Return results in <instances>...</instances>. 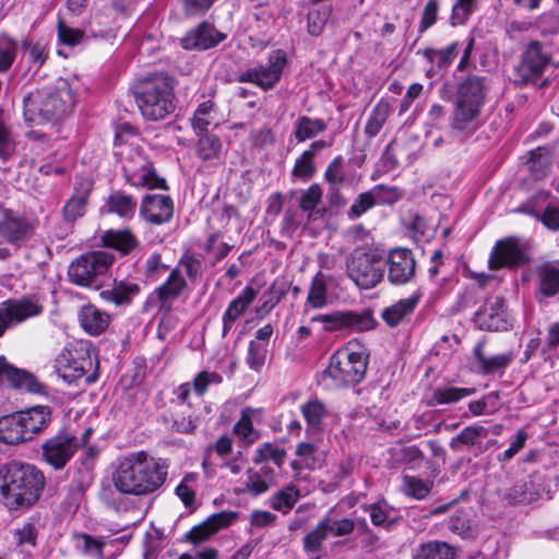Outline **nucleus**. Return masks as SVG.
Listing matches in <instances>:
<instances>
[{"instance_id": "nucleus-41", "label": "nucleus", "mask_w": 559, "mask_h": 559, "mask_svg": "<svg viewBox=\"0 0 559 559\" xmlns=\"http://www.w3.org/2000/svg\"><path fill=\"white\" fill-rule=\"evenodd\" d=\"M391 114L392 108L389 102L380 99L372 108L366 122L365 133L367 136L374 138L378 135Z\"/></svg>"}, {"instance_id": "nucleus-45", "label": "nucleus", "mask_w": 559, "mask_h": 559, "mask_svg": "<svg viewBox=\"0 0 559 559\" xmlns=\"http://www.w3.org/2000/svg\"><path fill=\"white\" fill-rule=\"evenodd\" d=\"M539 292L546 297L559 293V262L546 264L539 271Z\"/></svg>"}, {"instance_id": "nucleus-51", "label": "nucleus", "mask_w": 559, "mask_h": 559, "mask_svg": "<svg viewBox=\"0 0 559 559\" xmlns=\"http://www.w3.org/2000/svg\"><path fill=\"white\" fill-rule=\"evenodd\" d=\"M432 481L416 476H403L402 492L417 500L424 499L431 490Z\"/></svg>"}, {"instance_id": "nucleus-15", "label": "nucleus", "mask_w": 559, "mask_h": 559, "mask_svg": "<svg viewBox=\"0 0 559 559\" xmlns=\"http://www.w3.org/2000/svg\"><path fill=\"white\" fill-rule=\"evenodd\" d=\"M285 66V52L275 50L270 55L267 66L249 69L240 74L239 81L254 83L264 90L272 88L280 81Z\"/></svg>"}, {"instance_id": "nucleus-7", "label": "nucleus", "mask_w": 559, "mask_h": 559, "mask_svg": "<svg viewBox=\"0 0 559 559\" xmlns=\"http://www.w3.org/2000/svg\"><path fill=\"white\" fill-rule=\"evenodd\" d=\"M311 322H320L325 332L364 333L373 330L377 325L372 310L368 308L318 314L311 318Z\"/></svg>"}, {"instance_id": "nucleus-11", "label": "nucleus", "mask_w": 559, "mask_h": 559, "mask_svg": "<svg viewBox=\"0 0 559 559\" xmlns=\"http://www.w3.org/2000/svg\"><path fill=\"white\" fill-rule=\"evenodd\" d=\"M549 63V52L544 49L539 41H532L521 57L516 69L518 75L523 83L545 86L547 81L543 79V74Z\"/></svg>"}, {"instance_id": "nucleus-38", "label": "nucleus", "mask_w": 559, "mask_h": 559, "mask_svg": "<svg viewBox=\"0 0 559 559\" xmlns=\"http://www.w3.org/2000/svg\"><path fill=\"white\" fill-rule=\"evenodd\" d=\"M106 205L109 213L117 214L122 218H131L135 214L138 203L132 195L116 190L108 195Z\"/></svg>"}, {"instance_id": "nucleus-17", "label": "nucleus", "mask_w": 559, "mask_h": 559, "mask_svg": "<svg viewBox=\"0 0 559 559\" xmlns=\"http://www.w3.org/2000/svg\"><path fill=\"white\" fill-rule=\"evenodd\" d=\"M0 383L35 394L45 392L44 384L32 373L14 368L2 356H0Z\"/></svg>"}, {"instance_id": "nucleus-49", "label": "nucleus", "mask_w": 559, "mask_h": 559, "mask_svg": "<svg viewBox=\"0 0 559 559\" xmlns=\"http://www.w3.org/2000/svg\"><path fill=\"white\" fill-rule=\"evenodd\" d=\"M199 136L197 155L203 160H212L219 157L222 142L215 134L209 132L197 134Z\"/></svg>"}, {"instance_id": "nucleus-62", "label": "nucleus", "mask_w": 559, "mask_h": 559, "mask_svg": "<svg viewBox=\"0 0 559 559\" xmlns=\"http://www.w3.org/2000/svg\"><path fill=\"white\" fill-rule=\"evenodd\" d=\"M377 197L374 195V191H368L360 193L357 199L353 202L348 216L352 219L360 217L368 210H370L376 204Z\"/></svg>"}, {"instance_id": "nucleus-12", "label": "nucleus", "mask_w": 559, "mask_h": 559, "mask_svg": "<svg viewBox=\"0 0 559 559\" xmlns=\"http://www.w3.org/2000/svg\"><path fill=\"white\" fill-rule=\"evenodd\" d=\"M34 234V225L19 212L0 203V242L16 249L27 242Z\"/></svg>"}, {"instance_id": "nucleus-18", "label": "nucleus", "mask_w": 559, "mask_h": 559, "mask_svg": "<svg viewBox=\"0 0 559 559\" xmlns=\"http://www.w3.org/2000/svg\"><path fill=\"white\" fill-rule=\"evenodd\" d=\"M62 378L71 383L84 377L92 367V359L87 349L67 350L59 359Z\"/></svg>"}, {"instance_id": "nucleus-33", "label": "nucleus", "mask_w": 559, "mask_h": 559, "mask_svg": "<svg viewBox=\"0 0 559 559\" xmlns=\"http://www.w3.org/2000/svg\"><path fill=\"white\" fill-rule=\"evenodd\" d=\"M218 124V112L212 100L201 103L191 118V126L195 134L206 133L211 127H217Z\"/></svg>"}, {"instance_id": "nucleus-2", "label": "nucleus", "mask_w": 559, "mask_h": 559, "mask_svg": "<svg viewBox=\"0 0 559 559\" xmlns=\"http://www.w3.org/2000/svg\"><path fill=\"white\" fill-rule=\"evenodd\" d=\"M44 485L45 477L34 465L21 462L0 465V500L10 509L34 504Z\"/></svg>"}, {"instance_id": "nucleus-34", "label": "nucleus", "mask_w": 559, "mask_h": 559, "mask_svg": "<svg viewBox=\"0 0 559 559\" xmlns=\"http://www.w3.org/2000/svg\"><path fill=\"white\" fill-rule=\"evenodd\" d=\"M254 413L255 411L251 407L243 408L240 418L233 428L234 435L245 447H249L260 439V432L253 427L252 423Z\"/></svg>"}, {"instance_id": "nucleus-26", "label": "nucleus", "mask_w": 559, "mask_h": 559, "mask_svg": "<svg viewBox=\"0 0 559 559\" xmlns=\"http://www.w3.org/2000/svg\"><path fill=\"white\" fill-rule=\"evenodd\" d=\"M237 514L235 512L222 511L211 515L202 524L194 526L188 534L187 538L192 543H201L209 538L212 534L217 532L219 528L231 524Z\"/></svg>"}, {"instance_id": "nucleus-20", "label": "nucleus", "mask_w": 559, "mask_h": 559, "mask_svg": "<svg viewBox=\"0 0 559 559\" xmlns=\"http://www.w3.org/2000/svg\"><path fill=\"white\" fill-rule=\"evenodd\" d=\"M475 322L481 330L501 331L508 329L504 313V301L500 297H493L486 301L475 313Z\"/></svg>"}, {"instance_id": "nucleus-42", "label": "nucleus", "mask_w": 559, "mask_h": 559, "mask_svg": "<svg viewBox=\"0 0 559 559\" xmlns=\"http://www.w3.org/2000/svg\"><path fill=\"white\" fill-rule=\"evenodd\" d=\"M489 433V429L474 424L465 427L457 436L451 439L450 449L452 451H460L462 445H478V440L481 438H486Z\"/></svg>"}, {"instance_id": "nucleus-36", "label": "nucleus", "mask_w": 559, "mask_h": 559, "mask_svg": "<svg viewBox=\"0 0 559 559\" xmlns=\"http://www.w3.org/2000/svg\"><path fill=\"white\" fill-rule=\"evenodd\" d=\"M140 293L136 283L119 282L109 288L102 290L99 296L104 301L112 302L116 306L129 305L134 296Z\"/></svg>"}, {"instance_id": "nucleus-27", "label": "nucleus", "mask_w": 559, "mask_h": 559, "mask_svg": "<svg viewBox=\"0 0 559 559\" xmlns=\"http://www.w3.org/2000/svg\"><path fill=\"white\" fill-rule=\"evenodd\" d=\"M255 297V289L251 286H246L243 290L229 302L223 316V335H226L233 330L235 322L246 312Z\"/></svg>"}, {"instance_id": "nucleus-56", "label": "nucleus", "mask_w": 559, "mask_h": 559, "mask_svg": "<svg viewBox=\"0 0 559 559\" xmlns=\"http://www.w3.org/2000/svg\"><path fill=\"white\" fill-rule=\"evenodd\" d=\"M515 211L539 218L551 230H559V206H547L542 215L530 209L528 204H522Z\"/></svg>"}, {"instance_id": "nucleus-8", "label": "nucleus", "mask_w": 559, "mask_h": 559, "mask_svg": "<svg viewBox=\"0 0 559 559\" xmlns=\"http://www.w3.org/2000/svg\"><path fill=\"white\" fill-rule=\"evenodd\" d=\"M114 262V255L105 251L82 254L68 269L71 283L82 287H98V276L105 274Z\"/></svg>"}, {"instance_id": "nucleus-13", "label": "nucleus", "mask_w": 559, "mask_h": 559, "mask_svg": "<svg viewBox=\"0 0 559 559\" xmlns=\"http://www.w3.org/2000/svg\"><path fill=\"white\" fill-rule=\"evenodd\" d=\"M528 261L525 245L516 237L498 240L493 246L488 266L490 270L512 269Z\"/></svg>"}, {"instance_id": "nucleus-19", "label": "nucleus", "mask_w": 559, "mask_h": 559, "mask_svg": "<svg viewBox=\"0 0 559 559\" xmlns=\"http://www.w3.org/2000/svg\"><path fill=\"white\" fill-rule=\"evenodd\" d=\"M93 185L94 182L90 178H80L75 181L73 193L62 209L66 222L73 223L85 214Z\"/></svg>"}, {"instance_id": "nucleus-60", "label": "nucleus", "mask_w": 559, "mask_h": 559, "mask_svg": "<svg viewBox=\"0 0 559 559\" xmlns=\"http://www.w3.org/2000/svg\"><path fill=\"white\" fill-rule=\"evenodd\" d=\"M286 289L284 287L272 284L261 296L262 305L259 308V312L266 314L269 313L285 296Z\"/></svg>"}, {"instance_id": "nucleus-57", "label": "nucleus", "mask_w": 559, "mask_h": 559, "mask_svg": "<svg viewBox=\"0 0 559 559\" xmlns=\"http://www.w3.org/2000/svg\"><path fill=\"white\" fill-rule=\"evenodd\" d=\"M266 354L267 345L265 343L259 341H250L246 362L250 369L260 371L264 366Z\"/></svg>"}, {"instance_id": "nucleus-22", "label": "nucleus", "mask_w": 559, "mask_h": 559, "mask_svg": "<svg viewBox=\"0 0 559 559\" xmlns=\"http://www.w3.org/2000/svg\"><path fill=\"white\" fill-rule=\"evenodd\" d=\"M174 213L171 199L165 194H147L141 204L140 214L155 225L167 223Z\"/></svg>"}, {"instance_id": "nucleus-23", "label": "nucleus", "mask_w": 559, "mask_h": 559, "mask_svg": "<svg viewBox=\"0 0 559 559\" xmlns=\"http://www.w3.org/2000/svg\"><path fill=\"white\" fill-rule=\"evenodd\" d=\"M187 286L180 269H173L167 280L155 289L159 309L170 310L173 302L182 294Z\"/></svg>"}, {"instance_id": "nucleus-43", "label": "nucleus", "mask_w": 559, "mask_h": 559, "mask_svg": "<svg viewBox=\"0 0 559 559\" xmlns=\"http://www.w3.org/2000/svg\"><path fill=\"white\" fill-rule=\"evenodd\" d=\"M299 498V489L294 485H288L271 496L270 506L276 511L288 513Z\"/></svg>"}, {"instance_id": "nucleus-55", "label": "nucleus", "mask_w": 559, "mask_h": 559, "mask_svg": "<svg viewBox=\"0 0 559 559\" xmlns=\"http://www.w3.org/2000/svg\"><path fill=\"white\" fill-rule=\"evenodd\" d=\"M285 456L286 452L284 449L277 448L271 442H265L257 449L252 461L255 464L272 461L281 467L284 463Z\"/></svg>"}, {"instance_id": "nucleus-63", "label": "nucleus", "mask_w": 559, "mask_h": 559, "mask_svg": "<svg viewBox=\"0 0 559 559\" xmlns=\"http://www.w3.org/2000/svg\"><path fill=\"white\" fill-rule=\"evenodd\" d=\"M512 361L511 354H498L492 357H479V364L485 373H493L502 370Z\"/></svg>"}, {"instance_id": "nucleus-5", "label": "nucleus", "mask_w": 559, "mask_h": 559, "mask_svg": "<svg viewBox=\"0 0 559 559\" xmlns=\"http://www.w3.org/2000/svg\"><path fill=\"white\" fill-rule=\"evenodd\" d=\"M367 371V356L364 352L352 350L349 346L336 350L330 358L324 371L334 386H347L359 383Z\"/></svg>"}, {"instance_id": "nucleus-30", "label": "nucleus", "mask_w": 559, "mask_h": 559, "mask_svg": "<svg viewBox=\"0 0 559 559\" xmlns=\"http://www.w3.org/2000/svg\"><path fill=\"white\" fill-rule=\"evenodd\" d=\"M79 321L86 333L96 336L108 328L110 316L94 305H86L79 312Z\"/></svg>"}, {"instance_id": "nucleus-9", "label": "nucleus", "mask_w": 559, "mask_h": 559, "mask_svg": "<svg viewBox=\"0 0 559 559\" xmlns=\"http://www.w3.org/2000/svg\"><path fill=\"white\" fill-rule=\"evenodd\" d=\"M123 177L135 188L167 189L166 181L153 168L152 163L140 152H133L123 162Z\"/></svg>"}, {"instance_id": "nucleus-29", "label": "nucleus", "mask_w": 559, "mask_h": 559, "mask_svg": "<svg viewBox=\"0 0 559 559\" xmlns=\"http://www.w3.org/2000/svg\"><path fill=\"white\" fill-rule=\"evenodd\" d=\"M276 473L274 468L264 464L259 468H249L247 471V481L245 491L259 496L266 492L275 485Z\"/></svg>"}, {"instance_id": "nucleus-4", "label": "nucleus", "mask_w": 559, "mask_h": 559, "mask_svg": "<svg viewBox=\"0 0 559 559\" xmlns=\"http://www.w3.org/2000/svg\"><path fill=\"white\" fill-rule=\"evenodd\" d=\"M175 81L166 73L141 78L133 87L136 106L144 119L159 121L175 110Z\"/></svg>"}, {"instance_id": "nucleus-1", "label": "nucleus", "mask_w": 559, "mask_h": 559, "mask_svg": "<svg viewBox=\"0 0 559 559\" xmlns=\"http://www.w3.org/2000/svg\"><path fill=\"white\" fill-rule=\"evenodd\" d=\"M165 466L144 451L129 454L119 462L111 474L114 489L123 496H146L156 491L165 481Z\"/></svg>"}, {"instance_id": "nucleus-32", "label": "nucleus", "mask_w": 559, "mask_h": 559, "mask_svg": "<svg viewBox=\"0 0 559 559\" xmlns=\"http://www.w3.org/2000/svg\"><path fill=\"white\" fill-rule=\"evenodd\" d=\"M20 414L29 440L46 429L51 420V412L48 406H35L21 411Z\"/></svg>"}, {"instance_id": "nucleus-24", "label": "nucleus", "mask_w": 559, "mask_h": 559, "mask_svg": "<svg viewBox=\"0 0 559 559\" xmlns=\"http://www.w3.org/2000/svg\"><path fill=\"white\" fill-rule=\"evenodd\" d=\"M487 92L488 85L486 78L478 75L468 76L460 84L455 100L462 102L463 104L475 105V107L481 109Z\"/></svg>"}, {"instance_id": "nucleus-28", "label": "nucleus", "mask_w": 559, "mask_h": 559, "mask_svg": "<svg viewBox=\"0 0 559 559\" xmlns=\"http://www.w3.org/2000/svg\"><path fill=\"white\" fill-rule=\"evenodd\" d=\"M419 300L420 294H413L407 298L401 299L384 308L381 312V318L388 326L395 328L414 312Z\"/></svg>"}, {"instance_id": "nucleus-39", "label": "nucleus", "mask_w": 559, "mask_h": 559, "mask_svg": "<svg viewBox=\"0 0 559 559\" xmlns=\"http://www.w3.org/2000/svg\"><path fill=\"white\" fill-rule=\"evenodd\" d=\"M297 459L290 463L294 471L317 469L321 466V459L318 448L310 442H301L296 448Z\"/></svg>"}, {"instance_id": "nucleus-46", "label": "nucleus", "mask_w": 559, "mask_h": 559, "mask_svg": "<svg viewBox=\"0 0 559 559\" xmlns=\"http://www.w3.org/2000/svg\"><path fill=\"white\" fill-rule=\"evenodd\" d=\"M307 304L314 309H321L328 304V283L324 275L318 272L311 281Z\"/></svg>"}, {"instance_id": "nucleus-58", "label": "nucleus", "mask_w": 559, "mask_h": 559, "mask_svg": "<svg viewBox=\"0 0 559 559\" xmlns=\"http://www.w3.org/2000/svg\"><path fill=\"white\" fill-rule=\"evenodd\" d=\"M330 15L331 8L328 5H322L318 9L311 10L308 13V32L314 36L320 35Z\"/></svg>"}, {"instance_id": "nucleus-53", "label": "nucleus", "mask_w": 559, "mask_h": 559, "mask_svg": "<svg viewBox=\"0 0 559 559\" xmlns=\"http://www.w3.org/2000/svg\"><path fill=\"white\" fill-rule=\"evenodd\" d=\"M317 167L314 164V154L312 152H304L295 162L292 169L293 179L307 181L313 177Z\"/></svg>"}, {"instance_id": "nucleus-48", "label": "nucleus", "mask_w": 559, "mask_h": 559, "mask_svg": "<svg viewBox=\"0 0 559 559\" xmlns=\"http://www.w3.org/2000/svg\"><path fill=\"white\" fill-rule=\"evenodd\" d=\"M326 124L321 119H311L307 116L299 117L295 123V138L298 142H304L308 139H312L322 131H324Z\"/></svg>"}, {"instance_id": "nucleus-16", "label": "nucleus", "mask_w": 559, "mask_h": 559, "mask_svg": "<svg viewBox=\"0 0 559 559\" xmlns=\"http://www.w3.org/2000/svg\"><path fill=\"white\" fill-rule=\"evenodd\" d=\"M416 271L413 252L406 248H395L388 255V280L393 285H404L412 281Z\"/></svg>"}, {"instance_id": "nucleus-37", "label": "nucleus", "mask_w": 559, "mask_h": 559, "mask_svg": "<svg viewBox=\"0 0 559 559\" xmlns=\"http://www.w3.org/2000/svg\"><path fill=\"white\" fill-rule=\"evenodd\" d=\"M102 240L106 247L114 248L122 254H128L139 245L136 237L129 229L107 230Z\"/></svg>"}, {"instance_id": "nucleus-6", "label": "nucleus", "mask_w": 559, "mask_h": 559, "mask_svg": "<svg viewBox=\"0 0 559 559\" xmlns=\"http://www.w3.org/2000/svg\"><path fill=\"white\" fill-rule=\"evenodd\" d=\"M347 275L359 288L371 289L383 278L384 262L377 252L357 248L347 261Z\"/></svg>"}, {"instance_id": "nucleus-47", "label": "nucleus", "mask_w": 559, "mask_h": 559, "mask_svg": "<svg viewBox=\"0 0 559 559\" xmlns=\"http://www.w3.org/2000/svg\"><path fill=\"white\" fill-rule=\"evenodd\" d=\"M455 550L443 542H429L420 546L414 559H454Z\"/></svg>"}, {"instance_id": "nucleus-52", "label": "nucleus", "mask_w": 559, "mask_h": 559, "mask_svg": "<svg viewBox=\"0 0 559 559\" xmlns=\"http://www.w3.org/2000/svg\"><path fill=\"white\" fill-rule=\"evenodd\" d=\"M424 56L439 69L448 68L457 56V43H452L442 49L427 48L424 51Z\"/></svg>"}, {"instance_id": "nucleus-3", "label": "nucleus", "mask_w": 559, "mask_h": 559, "mask_svg": "<svg viewBox=\"0 0 559 559\" xmlns=\"http://www.w3.org/2000/svg\"><path fill=\"white\" fill-rule=\"evenodd\" d=\"M75 104L68 80L59 78L53 85L31 92L23 100V115L27 122H55L68 116Z\"/></svg>"}, {"instance_id": "nucleus-10", "label": "nucleus", "mask_w": 559, "mask_h": 559, "mask_svg": "<svg viewBox=\"0 0 559 559\" xmlns=\"http://www.w3.org/2000/svg\"><path fill=\"white\" fill-rule=\"evenodd\" d=\"M44 305L38 296L8 299L0 304V336L7 329L20 324L31 318L38 317Z\"/></svg>"}, {"instance_id": "nucleus-14", "label": "nucleus", "mask_w": 559, "mask_h": 559, "mask_svg": "<svg viewBox=\"0 0 559 559\" xmlns=\"http://www.w3.org/2000/svg\"><path fill=\"white\" fill-rule=\"evenodd\" d=\"M79 448L74 436L69 432H60L49 438L43 444V459L55 469H62L71 460Z\"/></svg>"}, {"instance_id": "nucleus-25", "label": "nucleus", "mask_w": 559, "mask_h": 559, "mask_svg": "<svg viewBox=\"0 0 559 559\" xmlns=\"http://www.w3.org/2000/svg\"><path fill=\"white\" fill-rule=\"evenodd\" d=\"M224 38L225 36L217 32L212 25L203 23L188 33L181 39V45L185 49L204 50L214 47Z\"/></svg>"}, {"instance_id": "nucleus-40", "label": "nucleus", "mask_w": 559, "mask_h": 559, "mask_svg": "<svg viewBox=\"0 0 559 559\" xmlns=\"http://www.w3.org/2000/svg\"><path fill=\"white\" fill-rule=\"evenodd\" d=\"M543 495V488L539 483L533 479L516 483L509 491V499L513 503H532L538 500Z\"/></svg>"}, {"instance_id": "nucleus-64", "label": "nucleus", "mask_w": 559, "mask_h": 559, "mask_svg": "<svg viewBox=\"0 0 559 559\" xmlns=\"http://www.w3.org/2000/svg\"><path fill=\"white\" fill-rule=\"evenodd\" d=\"M222 382V377L216 372L202 371L200 372L193 380L192 386L193 391L198 396H202L207 386L212 383L219 384Z\"/></svg>"}, {"instance_id": "nucleus-44", "label": "nucleus", "mask_w": 559, "mask_h": 559, "mask_svg": "<svg viewBox=\"0 0 559 559\" xmlns=\"http://www.w3.org/2000/svg\"><path fill=\"white\" fill-rule=\"evenodd\" d=\"M329 526L324 521H320L318 525L304 537V549L312 556L313 559H319L323 542L329 536Z\"/></svg>"}, {"instance_id": "nucleus-35", "label": "nucleus", "mask_w": 559, "mask_h": 559, "mask_svg": "<svg viewBox=\"0 0 559 559\" xmlns=\"http://www.w3.org/2000/svg\"><path fill=\"white\" fill-rule=\"evenodd\" d=\"M475 393L473 388H456L452 385L437 386L427 401L428 406L456 403Z\"/></svg>"}, {"instance_id": "nucleus-59", "label": "nucleus", "mask_w": 559, "mask_h": 559, "mask_svg": "<svg viewBox=\"0 0 559 559\" xmlns=\"http://www.w3.org/2000/svg\"><path fill=\"white\" fill-rule=\"evenodd\" d=\"M476 8V0H456L452 7L451 24L453 26L465 23Z\"/></svg>"}, {"instance_id": "nucleus-61", "label": "nucleus", "mask_w": 559, "mask_h": 559, "mask_svg": "<svg viewBox=\"0 0 559 559\" xmlns=\"http://www.w3.org/2000/svg\"><path fill=\"white\" fill-rule=\"evenodd\" d=\"M76 547L86 556L102 558L104 542L91 535L81 534L76 536Z\"/></svg>"}, {"instance_id": "nucleus-54", "label": "nucleus", "mask_w": 559, "mask_h": 559, "mask_svg": "<svg viewBox=\"0 0 559 559\" xmlns=\"http://www.w3.org/2000/svg\"><path fill=\"white\" fill-rule=\"evenodd\" d=\"M301 413L309 428L318 429L326 415V408L321 401L314 399L301 405Z\"/></svg>"}, {"instance_id": "nucleus-50", "label": "nucleus", "mask_w": 559, "mask_h": 559, "mask_svg": "<svg viewBox=\"0 0 559 559\" xmlns=\"http://www.w3.org/2000/svg\"><path fill=\"white\" fill-rule=\"evenodd\" d=\"M19 51V41L5 33L0 34V73L8 72Z\"/></svg>"}, {"instance_id": "nucleus-31", "label": "nucleus", "mask_w": 559, "mask_h": 559, "mask_svg": "<svg viewBox=\"0 0 559 559\" xmlns=\"http://www.w3.org/2000/svg\"><path fill=\"white\" fill-rule=\"evenodd\" d=\"M28 436L24 428L20 412L0 417V442L17 444L27 441Z\"/></svg>"}, {"instance_id": "nucleus-21", "label": "nucleus", "mask_w": 559, "mask_h": 559, "mask_svg": "<svg viewBox=\"0 0 559 559\" xmlns=\"http://www.w3.org/2000/svg\"><path fill=\"white\" fill-rule=\"evenodd\" d=\"M480 115L481 109L475 107V105L455 100L451 116V128L457 134L468 136L480 127Z\"/></svg>"}]
</instances>
